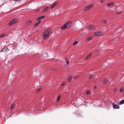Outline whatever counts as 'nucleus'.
<instances>
[{"instance_id":"nucleus-27","label":"nucleus","mask_w":124,"mask_h":124,"mask_svg":"<svg viewBox=\"0 0 124 124\" xmlns=\"http://www.w3.org/2000/svg\"><path fill=\"white\" fill-rule=\"evenodd\" d=\"M93 77V75H90V77L89 78V79H90L92 78Z\"/></svg>"},{"instance_id":"nucleus-34","label":"nucleus","mask_w":124,"mask_h":124,"mask_svg":"<svg viewBox=\"0 0 124 124\" xmlns=\"http://www.w3.org/2000/svg\"><path fill=\"white\" fill-rule=\"evenodd\" d=\"M118 13H120V12H119V11H118Z\"/></svg>"},{"instance_id":"nucleus-22","label":"nucleus","mask_w":124,"mask_h":124,"mask_svg":"<svg viewBox=\"0 0 124 124\" xmlns=\"http://www.w3.org/2000/svg\"><path fill=\"white\" fill-rule=\"evenodd\" d=\"M32 22V21L31 20H30L28 22H27V24H30Z\"/></svg>"},{"instance_id":"nucleus-33","label":"nucleus","mask_w":124,"mask_h":124,"mask_svg":"<svg viewBox=\"0 0 124 124\" xmlns=\"http://www.w3.org/2000/svg\"><path fill=\"white\" fill-rule=\"evenodd\" d=\"M96 86H95L94 87V88H96Z\"/></svg>"},{"instance_id":"nucleus-12","label":"nucleus","mask_w":124,"mask_h":124,"mask_svg":"<svg viewBox=\"0 0 124 124\" xmlns=\"http://www.w3.org/2000/svg\"><path fill=\"white\" fill-rule=\"evenodd\" d=\"M40 20L38 21V22L37 23H35V24L34 26L35 27H36V26H37L40 23Z\"/></svg>"},{"instance_id":"nucleus-36","label":"nucleus","mask_w":124,"mask_h":124,"mask_svg":"<svg viewBox=\"0 0 124 124\" xmlns=\"http://www.w3.org/2000/svg\"><path fill=\"white\" fill-rule=\"evenodd\" d=\"M116 3V4H117V3H119L118 2H117Z\"/></svg>"},{"instance_id":"nucleus-14","label":"nucleus","mask_w":124,"mask_h":124,"mask_svg":"<svg viewBox=\"0 0 124 124\" xmlns=\"http://www.w3.org/2000/svg\"><path fill=\"white\" fill-rule=\"evenodd\" d=\"M114 4V3L113 2L109 3L107 4V6H110L113 5Z\"/></svg>"},{"instance_id":"nucleus-9","label":"nucleus","mask_w":124,"mask_h":124,"mask_svg":"<svg viewBox=\"0 0 124 124\" xmlns=\"http://www.w3.org/2000/svg\"><path fill=\"white\" fill-rule=\"evenodd\" d=\"M95 28V27L93 25H91L88 27V28L91 30H93Z\"/></svg>"},{"instance_id":"nucleus-15","label":"nucleus","mask_w":124,"mask_h":124,"mask_svg":"<svg viewBox=\"0 0 124 124\" xmlns=\"http://www.w3.org/2000/svg\"><path fill=\"white\" fill-rule=\"evenodd\" d=\"M92 55V54H90L85 58V60H86L87 59L89 58L90 57V56H91Z\"/></svg>"},{"instance_id":"nucleus-16","label":"nucleus","mask_w":124,"mask_h":124,"mask_svg":"<svg viewBox=\"0 0 124 124\" xmlns=\"http://www.w3.org/2000/svg\"><path fill=\"white\" fill-rule=\"evenodd\" d=\"M108 80L107 78L106 79V78L105 80L103 82V83L104 84L106 83L107 82Z\"/></svg>"},{"instance_id":"nucleus-20","label":"nucleus","mask_w":124,"mask_h":124,"mask_svg":"<svg viewBox=\"0 0 124 124\" xmlns=\"http://www.w3.org/2000/svg\"><path fill=\"white\" fill-rule=\"evenodd\" d=\"M14 106V104H12L10 108V109L12 110L13 109V108Z\"/></svg>"},{"instance_id":"nucleus-17","label":"nucleus","mask_w":124,"mask_h":124,"mask_svg":"<svg viewBox=\"0 0 124 124\" xmlns=\"http://www.w3.org/2000/svg\"><path fill=\"white\" fill-rule=\"evenodd\" d=\"M119 103L121 104H122L124 103V100H122L119 102Z\"/></svg>"},{"instance_id":"nucleus-13","label":"nucleus","mask_w":124,"mask_h":124,"mask_svg":"<svg viewBox=\"0 0 124 124\" xmlns=\"http://www.w3.org/2000/svg\"><path fill=\"white\" fill-rule=\"evenodd\" d=\"M45 16H42L39 17L38 18V20L39 21L41 19L44 18V17Z\"/></svg>"},{"instance_id":"nucleus-3","label":"nucleus","mask_w":124,"mask_h":124,"mask_svg":"<svg viewBox=\"0 0 124 124\" xmlns=\"http://www.w3.org/2000/svg\"><path fill=\"white\" fill-rule=\"evenodd\" d=\"M18 20L17 19H14L11 21L8 24L10 25H11L13 24L16 23L17 22Z\"/></svg>"},{"instance_id":"nucleus-26","label":"nucleus","mask_w":124,"mask_h":124,"mask_svg":"<svg viewBox=\"0 0 124 124\" xmlns=\"http://www.w3.org/2000/svg\"><path fill=\"white\" fill-rule=\"evenodd\" d=\"M69 60H67L66 62V64H69Z\"/></svg>"},{"instance_id":"nucleus-25","label":"nucleus","mask_w":124,"mask_h":124,"mask_svg":"<svg viewBox=\"0 0 124 124\" xmlns=\"http://www.w3.org/2000/svg\"><path fill=\"white\" fill-rule=\"evenodd\" d=\"M90 92L89 91H87L86 92V94H89L90 93Z\"/></svg>"},{"instance_id":"nucleus-7","label":"nucleus","mask_w":124,"mask_h":124,"mask_svg":"<svg viewBox=\"0 0 124 124\" xmlns=\"http://www.w3.org/2000/svg\"><path fill=\"white\" fill-rule=\"evenodd\" d=\"M57 2H54L50 7V9H52L54 8L55 6L57 5Z\"/></svg>"},{"instance_id":"nucleus-2","label":"nucleus","mask_w":124,"mask_h":124,"mask_svg":"<svg viewBox=\"0 0 124 124\" xmlns=\"http://www.w3.org/2000/svg\"><path fill=\"white\" fill-rule=\"evenodd\" d=\"M49 33L50 32L48 30H46L45 31L43 36V38L44 39H47L49 36Z\"/></svg>"},{"instance_id":"nucleus-5","label":"nucleus","mask_w":124,"mask_h":124,"mask_svg":"<svg viewBox=\"0 0 124 124\" xmlns=\"http://www.w3.org/2000/svg\"><path fill=\"white\" fill-rule=\"evenodd\" d=\"M112 105L114 109H118L119 108V105H116L114 103H113Z\"/></svg>"},{"instance_id":"nucleus-6","label":"nucleus","mask_w":124,"mask_h":124,"mask_svg":"<svg viewBox=\"0 0 124 124\" xmlns=\"http://www.w3.org/2000/svg\"><path fill=\"white\" fill-rule=\"evenodd\" d=\"M93 6V4L89 5L86 7L85 8V10H88L90 8H92Z\"/></svg>"},{"instance_id":"nucleus-4","label":"nucleus","mask_w":124,"mask_h":124,"mask_svg":"<svg viewBox=\"0 0 124 124\" xmlns=\"http://www.w3.org/2000/svg\"><path fill=\"white\" fill-rule=\"evenodd\" d=\"M9 50L8 49V48L7 47H6L3 48L0 51V52H6Z\"/></svg>"},{"instance_id":"nucleus-21","label":"nucleus","mask_w":124,"mask_h":124,"mask_svg":"<svg viewBox=\"0 0 124 124\" xmlns=\"http://www.w3.org/2000/svg\"><path fill=\"white\" fill-rule=\"evenodd\" d=\"M61 97V96L60 95H59L58 96V98L57 99V101H59V100H60Z\"/></svg>"},{"instance_id":"nucleus-30","label":"nucleus","mask_w":124,"mask_h":124,"mask_svg":"<svg viewBox=\"0 0 124 124\" xmlns=\"http://www.w3.org/2000/svg\"><path fill=\"white\" fill-rule=\"evenodd\" d=\"M65 84L64 83H62V86H63V85H64Z\"/></svg>"},{"instance_id":"nucleus-1","label":"nucleus","mask_w":124,"mask_h":124,"mask_svg":"<svg viewBox=\"0 0 124 124\" xmlns=\"http://www.w3.org/2000/svg\"><path fill=\"white\" fill-rule=\"evenodd\" d=\"M72 25L71 22L69 21L65 23L61 28L62 30H64L66 28H68L71 27Z\"/></svg>"},{"instance_id":"nucleus-18","label":"nucleus","mask_w":124,"mask_h":124,"mask_svg":"<svg viewBox=\"0 0 124 124\" xmlns=\"http://www.w3.org/2000/svg\"><path fill=\"white\" fill-rule=\"evenodd\" d=\"M5 33H3L0 36V38H2L4 37L5 35Z\"/></svg>"},{"instance_id":"nucleus-28","label":"nucleus","mask_w":124,"mask_h":124,"mask_svg":"<svg viewBox=\"0 0 124 124\" xmlns=\"http://www.w3.org/2000/svg\"><path fill=\"white\" fill-rule=\"evenodd\" d=\"M21 0H13L16 2L18 1H21Z\"/></svg>"},{"instance_id":"nucleus-23","label":"nucleus","mask_w":124,"mask_h":124,"mask_svg":"<svg viewBox=\"0 0 124 124\" xmlns=\"http://www.w3.org/2000/svg\"><path fill=\"white\" fill-rule=\"evenodd\" d=\"M124 90V88H122L120 89V92H122Z\"/></svg>"},{"instance_id":"nucleus-31","label":"nucleus","mask_w":124,"mask_h":124,"mask_svg":"<svg viewBox=\"0 0 124 124\" xmlns=\"http://www.w3.org/2000/svg\"><path fill=\"white\" fill-rule=\"evenodd\" d=\"M41 89V88H39V89H38V90L39 91H40Z\"/></svg>"},{"instance_id":"nucleus-19","label":"nucleus","mask_w":124,"mask_h":124,"mask_svg":"<svg viewBox=\"0 0 124 124\" xmlns=\"http://www.w3.org/2000/svg\"><path fill=\"white\" fill-rule=\"evenodd\" d=\"M92 37L91 36L89 37L88 38V39H87V41L90 40L92 39Z\"/></svg>"},{"instance_id":"nucleus-24","label":"nucleus","mask_w":124,"mask_h":124,"mask_svg":"<svg viewBox=\"0 0 124 124\" xmlns=\"http://www.w3.org/2000/svg\"><path fill=\"white\" fill-rule=\"evenodd\" d=\"M78 42L75 41L73 43V44L75 45L78 43Z\"/></svg>"},{"instance_id":"nucleus-8","label":"nucleus","mask_w":124,"mask_h":124,"mask_svg":"<svg viewBox=\"0 0 124 124\" xmlns=\"http://www.w3.org/2000/svg\"><path fill=\"white\" fill-rule=\"evenodd\" d=\"M101 32L97 31V32L95 33V36H99L101 34Z\"/></svg>"},{"instance_id":"nucleus-11","label":"nucleus","mask_w":124,"mask_h":124,"mask_svg":"<svg viewBox=\"0 0 124 124\" xmlns=\"http://www.w3.org/2000/svg\"><path fill=\"white\" fill-rule=\"evenodd\" d=\"M48 8L49 7L48 6H47L43 10V12H45L48 9Z\"/></svg>"},{"instance_id":"nucleus-29","label":"nucleus","mask_w":124,"mask_h":124,"mask_svg":"<svg viewBox=\"0 0 124 124\" xmlns=\"http://www.w3.org/2000/svg\"><path fill=\"white\" fill-rule=\"evenodd\" d=\"M103 23H105L107 22V21L106 20H104L103 21Z\"/></svg>"},{"instance_id":"nucleus-35","label":"nucleus","mask_w":124,"mask_h":124,"mask_svg":"<svg viewBox=\"0 0 124 124\" xmlns=\"http://www.w3.org/2000/svg\"><path fill=\"white\" fill-rule=\"evenodd\" d=\"M103 2V0H102V1H101V3H102V2Z\"/></svg>"},{"instance_id":"nucleus-10","label":"nucleus","mask_w":124,"mask_h":124,"mask_svg":"<svg viewBox=\"0 0 124 124\" xmlns=\"http://www.w3.org/2000/svg\"><path fill=\"white\" fill-rule=\"evenodd\" d=\"M72 79V76H69L68 79V82H70L71 81Z\"/></svg>"},{"instance_id":"nucleus-32","label":"nucleus","mask_w":124,"mask_h":124,"mask_svg":"<svg viewBox=\"0 0 124 124\" xmlns=\"http://www.w3.org/2000/svg\"><path fill=\"white\" fill-rule=\"evenodd\" d=\"M52 70H53V71H55V69H52Z\"/></svg>"}]
</instances>
